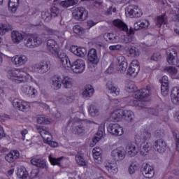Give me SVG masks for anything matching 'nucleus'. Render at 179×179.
Returning <instances> with one entry per match:
<instances>
[{
	"instance_id": "1",
	"label": "nucleus",
	"mask_w": 179,
	"mask_h": 179,
	"mask_svg": "<svg viewBox=\"0 0 179 179\" xmlns=\"http://www.w3.org/2000/svg\"><path fill=\"white\" fill-rule=\"evenodd\" d=\"M7 76L8 79H10L13 82H15V83H26L27 82V79H30L31 82H34L37 85V83L27 73L24 72V69H10L8 71Z\"/></svg>"
},
{
	"instance_id": "2",
	"label": "nucleus",
	"mask_w": 179,
	"mask_h": 179,
	"mask_svg": "<svg viewBox=\"0 0 179 179\" xmlns=\"http://www.w3.org/2000/svg\"><path fill=\"white\" fill-rule=\"evenodd\" d=\"M125 90L127 93H135L136 99H145L150 94V90L152 87L147 86L146 89H142L138 90V87L134 83H128L125 86Z\"/></svg>"
},
{
	"instance_id": "3",
	"label": "nucleus",
	"mask_w": 179,
	"mask_h": 179,
	"mask_svg": "<svg viewBox=\"0 0 179 179\" xmlns=\"http://www.w3.org/2000/svg\"><path fill=\"white\" fill-rule=\"evenodd\" d=\"M42 43L43 39H41L38 35H31L30 36H27L24 40V45L28 48L38 47V45H41Z\"/></svg>"
},
{
	"instance_id": "4",
	"label": "nucleus",
	"mask_w": 179,
	"mask_h": 179,
	"mask_svg": "<svg viewBox=\"0 0 179 179\" xmlns=\"http://www.w3.org/2000/svg\"><path fill=\"white\" fill-rule=\"evenodd\" d=\"M50 64L48 61H43L40 63L33 64L31 66L32 72L36 73H45L50 70Z\"/></svg>"
},
{
	"instance_id": "5",
	"label": "nucleus",
	"mask_w": 179,
	"mask_h": 179,
	"mask_svg": "<svg viewBox=\"0 0 179 179\" xmlns=\"http://www.w3.org/2000/svg\"><path fill=\"white\" fill-rule=\"evenodd\" d=\"M72 15L76 20L83 22V20L87 19L88 13L86 10V8L83 7H77L73 10Z\"/></svg>"
},
{
	"instance_id": "6",
	"label": "nucleus",
	"mask_w": 179,
	"mask_h": 179,
	"mask_svg": "<svg viewBox=\"0 0 179 179\" xmlns=\"http://www.w3.org/2000/svg\"><path fill=\"white\" fill-rule=\"evenodd\" d=\"M110 156L115 162H121L125 159L127 151L124 147H117L111 151Z\"/></svg>"
},
{
	"instance_id": "7",
	"label": "nucleus",
	"mask_w": 179,
	"mask_h": 179,
	"mask_svg": "<svg viewBox=\"0 0 179 179\" xmlns=\"http://www.w3.org/2000/svg\"><path fill=\"white\" fill-rule=\"evenodd\" d=\"M167 62L169 65H177L178 64V55L175 48H171L166 51Z\"/></svg>"
},
{
	"instance_id": "8",
	"label": "nucleus",
	"mask_w": 179,
	"mask_h": 179,
	"mask_svg": "<svg viewBox=\"0 0 179 179\" xmlns=\"http://www.w3.org/2000/svg\"><path fill=\"white\" fill-rule=\"evenodd\" d=\"M152 138V132L149 129H143L140 134L136 136V143H143Z\"/></svg>"
},
{
	"instance_id": "9",
	"label": "nucleus",
	"mask_w": 179,
	"mask_h": 179,
	"mask_svg": "<svg viewBox=\"0 0 179 179\" xmlns=\"http://www.w3.org/2000/svg\"><path fill=\"white\" fill-rule=\"evenodd\" d=\"M85 68H86V64L83 59H77L71 63V69L75 73H82L85 71Z\"/></svg>"
},
{
	"instance_id": "10",
	"label": "nucleus",
	"mask_w": 179,
	"mask_h": 179,
	"mask_svg": "<svg viewBox=\"0 0 179 179\" xmlns=\"http://www.w3.org/2000/svg\"><path fill=\"white\" fill-rule=\"evenodd\" d=\"M141 173L145 178H153L155 168L149 164H144L141 167Z\"/></svg>"
},
{
	"instance_id": "11",
	"label": "nucleus",
	"mask_w": 179,
	"mask_h": 179,
	"mask_svg": "<svg viewBox=\"0 0 179 179\" xmlns=\"http://www.w3.org/2000/svg\"><path fill=\"white\" fill-rule=\"evenodd\" d=\"M139 69H141V67L139 66V62H138L136 59H134L131 62L127 73L129 76H131V78H135L136 75H138Z\"/></svg>"
},
{
	"instance_id": "12",
	"label": "nucleus",
	"mask_w": 179,
	"mask_h": 179,
	"mask_svg": "<svg viewBox=\"0 0 179 179\" xmlns=\"http://www.w3.org/2000/svg\"><path fill=\"white\" fill-rule=\"evenodd\" d=\"M13 106L17 108L20 111H29L30 110V105L24 101H22L19 99H15L13 101Z\"/></svg>"
},
{
	"instance_id": "13",
	"label": "nucleus",
	"mask_w": 179,
	"mask_h": 179,
	"mask_svg": "<svg viewBox=\"0 0 179 179\" xmlns=\"http://www.w3.org/2000/svg\"><path fill=\"white\" fill-rule=\"evenodd\" d=\"M126 13H128L130 17H141L142 10L136 5H130L126 9Z\"/></svg>"
},
{
	"instance_id": "14",
	"label": "nucleus",
	"mask_w": 179,
	"mask_h": 179,
	"mask_svg": "<svg viewBox=\"0 0 179 179\" xmlns=\"http://www.w3.org/2000/svg\"><path fill=\"white\" fill-rule=\"evenodd\" d=\"M139 145H141V143H136V141L127 144L126 150L131 157H134V156H136L139 153Z\"/></svg>"
},
{
	"instance_id": "15",
	"label": "nucleus",
	"mask_w": 179,
	"mask_h": 179,
	"mask_svg": "<svg viewBox=\"0 0 179 179\" xmlns=\"http://www.w3.org/2000/svg\"><path fill=\"white\" fill-rule=\"evenodd\" d=\"M108 131L109 134H111V135H115V136H121V135L124 134V129L117 123L110 124L108 127Z\"/></svg>"
},
{
	"instance_id": "16",
	"label": "nucleus",
	"mask_w": 179,
	"mask_h": 179,
	"mask_svg": "<svg viewBox=\"0 0 179 179\" xmlns=\"http://www.w3.org/2000/svg\"><path fill=\"white\" fill-rule=\"evenodd\" d=\"M11 61L16 66H23V65H26L27 62H29V57L24 55H15L12 57Z\"/></svg>"
},
{
	"instance_id": "17",
	"label": "nucleus",
	"mask_w": 179,
	"mask_h": 179,
	"mask_svg": "<svg viewBox=\"0 0 179 179\" xmlns=\"http://www.w3.org/2000/svg\"><path fill=\"white\" fill-rule=\"evenodd\" d=\"M47 48L55 57H58L59 50L58 49V43L54 39H48L47 41Z\"/></svg>"
},
{
	"instance_id": "18",
	"label": "nucleus",
	"mask_w": 179,
	"mask_h": 179,
	"mask_svg": "<svg viewBox=\"0 0 179 179\" xmlns=\"http://www.w3.org/2000/svg\"><path fill=\"white\" fill-rule=\"evenodd\" d=\"M113 24L114 26L120 29V30H122V31H127L128 36H132V34L135 33L132 28L128 29V26H127L126 24L120 20H115L113 21Z\"/></svg>"
},
{
	"instance_id": "19",
	"label": "nucleus",
	"mask_w": 179,
	"mask_h": 179,
	"mask_svg": "<svg viewBox=\"0 0 179 179\" xmlns=\"http://www.w3.org/2000/svg\"><path fill=\"white\" fill-rule=\"evenodd\" d=\"M103 170L106 171V174L111 177V176H114L118 173V166L117 164H104L103 167Z\"/></svg>"
},
{
	"instance_id": "20",
	"label": "nucleus",
	"mask_w": 179,
	"mask_h": 179,
	"mask_svg": "<svg viewBox=\"0 0 179 179\" xmlns=\"http://www.w3.org/2000/svg\"><path fill=\"white\" fill-rule=\"evenodd\" d=\"M21 91L24 94L31 97V99L36 97V94H37V90L31 86H29L27 84H24L22 85Z\"/></svg>"
},
{
	"instance_id": "21",
	"label": "nucleus",
	"mask_w": 179,
	"mask_h": 179,
	"mask_svg": "<svg viewBox=\"0 0 179 179\" xmlns=\"http://www.w3.org/2000/svg\"><path fill=\"white\" fill-rule=\"evenodd\" d=\"M167 148V144L163 138L158 139L154 143V149L159 153H164L166 152V148Z\"/></svg>"
},
{
	"instance_id": "22",
	"label": "nucleus",
	"mask_w": 179,
	"mask_h": 179,
	"mask_svg": "<svg viewBox=\"0 0 179 179\" xmlns=\"http://www.w3.org/2000/svg\"><path fill=\"white\" fill-rule=\"evenodd\" d=\"M160 82L162 83L161 93L162 96H167L170 89V87L169 86V77H167V76H164L160 80Z\"/></svg>"
},
{
	"instance_id": "23",
	"label": "nucleus",
	"mask_w": 179,
	"mask_h": 179,
	"mask_svg": "<svg viewBox=\"0 0 179 179\" xmlns=\"http://www.w3.org/2000/svg\"><path fill=\"white\" fill-rule=\"evenodd\" d=\"M70 51L74 55H76L77 57H83L85 55L87 54V50H86V48H79L76 45H72L70 48Z\"/></svg>"
},
{
	"instance_id": "24",
	"label": "nucleus",
	"mask_w": 179,
	"mask_h": 179,
	"mask_svg": "<svg viewBox=\"0 0 179 179\" xmlns=\"http://www.w3.org/2000/svg\"><path fill=\"white\" fill-rule=\"evenodd\" d=\"M20 157V153L17 150H13L6 155V160L8 163H13L15 160H17Z\"/></svg>"
},
{
	"instance_id": "25",
	"label": "nucleus",
	"mask_w": 179,
	"mask_h": 179,
	"mask_svg": "<svg viewBox=\"0 0 179 179\" xmlns=\"http://www.w3.org/2000/svg\"><path fill=\"white\" fill-rule=\"evenodd\" d=\"M117 59L119 65V71H120L122 73H124V72H125L128 68V62H127V59L124 56H119L117 57Z\"/></svg>"
},
{
	"instance_id": "26",
	"label": "nucleus",
	"mask_w": 179,
	"mask_h": 179,
	"mask_svg": "<svg viewBox=\"0 0 179 179\" xmlns=\"http://www.w3.org/2000/svg\"><path fill=\"white\" fill-rule=\"evenodd\" d=\"M31 164H33V166L38 167L39 169H45V170L48 169L47 162L43 159L34 158L31 159Z\"/></svg>"
},
{
	"instance_id": "27",
	"label": "nucleus",
	"mask_w": 179,
	"mask_h": 179,
	"mask_svg": "<svg viewBox=\"0 0 179 179\" xmlns=\"http://www.w3.org/2000/svg\"><path fill=\"white\" fill-rule=\"evenodd\" d=\"M88 61L92 64H97L99 62V57L97 56V50L94 48L90 49L88 52Z\"/></svg>"
},
{
	"instance_id": "28",
	"label": "nucleus",
	"mask_w": 179,
	"mask_h": 179,
	"mask_svg": "<svg viewBox=\"0 0 179 179\" xmlns=\"http://www.w3.org/2000/svg\"><path fill=\"white\" fill-rule=\"evenodd\" d=\"M106 89L108 93H110V94H113V96H120L121 90H120V87L115 86V85L108 83L106 85Z\"/></svg>"
},
{
	"instance_id": "29",
	"label": "nucleus",
	"mask_w": 179,
	"mask_h": 179,
	"mask_svg": "<svg viewBox=\"0 0 179 179\" xmlns=\"http://www.w3.org/2000/svg\"><path fill=\"white\" fill-rule=\"evenodd\" d=\"M139 146H141L140 149V153L142 156H146V153L152 149V144L150 143H148L146 141L141 142L139 144Z\"/></svg>"
},
{
	"instance_id": "30",
	"label": "nucleus",
	"mask_w": 179,
	"mask_h": 179,
	"mask_svg": "<svg viewBox=\"0 0 179 179\" xmlns=\"http://www.w3.org/2000/svg\"><path fill=\"white\" fill-rule=\"evenodd\" d=\"M11 38L15 44H19L24 38V35L17 31H13L11 33Z\"/></svg>"
},
{
	"instance_id": "31",
	"label": "nucleus",
	"mask_w": 179,
	"mask_h": 179,
	"mask_svg": "<svg viewBox=\"0 0 179 179\" xmlns=\"http://www.w3.org/2000/svg\"><path fill=\"white\" fill-rule=\"evenodd\" d=\"M62 86V78L60 76H55L52 79V87L55 90H59Z\"/></svg>"
},
{
	"instance_id": "32",
	"label": "nucleus",
	"mask_w": 179,
	"mask_h": 179,
	"mask_svg": "<svg viewBox=\"0 0 179 179\" xmlns=\"http://www.w3.org/2000/svg\"><path fill=\"white\" fill-rule=\"evenodd\" d=\"M121 118H124V110H116L110 115L112 121H120Z\"/></svg>"
},
{
	"instance_id": "33",
	"label": "nucleus",
	"mask_w": 179,
	"mask_h": 179,
	"mask_svg": "<svg viewBox=\"0 0 179 179\" xmlns=\"http://www.w3.org/2000/svg\"><path fill=\"white\" fill-rule=\"evenodd\" d=\"M62 85L65 89H71L73 86V80L69 76H64L62 78Z\"/></svg>"
},
{
	"instance_id": "34",
	"label": "nucleus",
	"mask_w": 179,
	"mask_h": 179,
	"mask_svg": "<svg viewBox=\"0 0 179 179\" xmlns=\"http://www.w3.org/2000/svg\"><path fill=\"white\" fill-rule=\"evenodd\" d=\"M94 93V88L93 86L89 85H86L85 87V90L83 92V97L85 99H87V97H92Z\"/></svg>"
},
{
	"instance_id": "35",
	"label": "nucleus",
	"mask_w": 179,
	"mask_h": 179,
	"mask_svg": "<svg viewBox=\"0 0 179 179\" xmlns=\"http://www.w3.org/2000/svg\"><path fill=\"white\" fill-rule=\"evenodd\" d=\"M171 97L173 104H179V88L178 87H176L172 90Z\"/></svg>"
},
{
	"instance_id": "36",
	"label": "nucleus",
	"mask_w": 179,
	"mask_h": 179,
	"mask_svg": "<svg viewBox=\"0 0 179 179\" xmlns=\"http://www.w3.org/2000/svg\"><path fill=\"white\" fill-rule=\"evenodd\" d=\"M104 134V127L103 126H100L98 131L96 132L95 136L92 140V145H96L101 138H103V135Z\"/></svg>"
},
{
	"instance_id": "37",
	"label": "nucleus",
	"mask_w": 179,
	"mask_h": 179,
	"mask_svg": "<svg viewBox=\"0 0 179 179\" xmlns=\"http://www.w3.org/2000/svg\"><path fill=\"white\" fill-rule=\"evenodd\" d=\"M103 37L104 40L110 44H114L119 41L118 36H115L114 34H106Z\"/></svg>"
},
{
	"instance_id": "38",
	"label": "nucleus",
	"mask_w": 179,
	"mask_h": 179,
	"mask_svg": "<svg viewBox=\"0 0 179 179\" xmlns=\"http://www.w3.org/2000/svg\"><path fill=\"white\" fill-rule=\"evenodd\" d=\"M59 58L60 59V62L64 68L66 69L71 67L72 63L71 62L69 57L66 55H64V57H61L60 55L59 56Z\"/></svg>"
},
{
	"instance_id": "39",
	"label": "nucleus",
	"mask_w": 179,
	"mask_h": 179,
	"mask_svg": "<svg viewBox=\"0 0 179 179\" xmlns=\"http://www.w3.org/2000/svg\"><path fill=\"white\" fill-rule=\"evenodd\" d=\"M149 20H144L143 21H138L136 22L134 24V28L136 30H139V29H146L147 27H149L150 26Z\"/></svg>"
},
{
	"instance_id": "40",
	"label": "nucleus",
	"mask_w": 179,
	"mask_h": 179,
	"mask_svg": "<svg viewBox=\"0 0 179 179\" xmlns=\"http://www.w3.org/2000/svg\"><path fill=\"white\" fill-rule=\"evenodd\" d=\"M19 0H9L8 2V9L13 13H15L16 10H17V8H19Z\"/></svg>"
},
{
	"instance_id": "41",
	"label": "nucleus",
	"mask_w": 179,
	"mask_h": 179,
	"mask_svg": "<svg viewBox=\"0 0 179 179\" xmlns=\"http://www.w3.org/2000/svg\"><path fill=\"white\" fill-rule=\"evenodd\" d=\"M36 132H38V134H40L42 138H45L50 134L48 128L44 126H36Z\"/></svg>"
},
{
	"instance_id": "42",
	"label": "nucleus",
	"mask_w": 179,
	"mask_h": 179,
	"mask_svg": "<svg viewBox=\"0 0 179 179\" xmlns=\"http://www.w3.org/2000/svg\"><path fill=\"white\" fill-rule=\"evenodd\" d=\"M17 176L20 179H27L29 177V172L24 167H20L17 169Z\"/></svg>"
},
{
	"instance_id": "43",
	"label": "nucleus",
	"mask_w": 179,
	"mask_h": 179,
	"mask_svg": "<svg viewBox=\"0 0 179 179\" xmlns=\"http://www.w3.org/2000/svg\"><path fill=\"white\" fill-rule=\"evenodd\" d=\"M135 115H134V112L132 110H123V118L128 122H132L134 121V118Z\"/></svg>"
},
{
	"instance_id": "44",
	"label": "nucleus",
	"mask_w": 179,
	"mask_h": 179,
	"mask_svg": "<svg viewBox=\"0 0 179 179\" xmlns=\"http://www.w3.org/2000/svg\"><path fill=\"white\" fill-rule=\"evenodd\" d=\"M127 52L129 54L130 57H133V58H136V57H139V49L135 46H129L127 49Z\"/></svg>"
},
{
	"instance_id": "45",
	"label": "nucleus",
	"mask_w": 179,
	"mask_h": 179,
	"mask_svg": "<svg viewBox=\"0 0 179 179\" xmlns=\"http://www.w3.org/2000/svg\"><path fill=\"white\" fill-rule=\"evenodd\" d=\"M138 99H134L131 100L130 101V106H136V107H141V108H143L146 106V102L141 101L143 98Z\"/></svg>"
},
{
	"instance_id": "46",
	"label": "nucleus",
	"mask_w": 179,
	"mask_h": 179,
	"mask_svg": "<svg viewBox=\"0 0 179 179\" xmlns=\"http://www.w3.org/2000/svg\"><path fill=\"white\" fill-rule=\"evenodd\" d=\"M79 2V0H66L59 3L60 6L63 8H69V6H73Z\"/></svg>"
},
{
	"instance_id": "47",
	"label": "nucleus",
	"mask_w": 179,
	"mask_h": 179,
	"mask_svg": "<svg viewBox=\"0 0 179 179\" xmlns=\"http://www.w3.org/2000/svg\"><path fill=\"white\" fill-rule=\"evenodd\" d=\"M63 157L54 158L51 155H49V161L50 162L52 166H58L61 167V160H62Z\"/></svg>"
},
{
	"instance_id": "48",
	"label": "nucleus",
	"mask_w": 179,
	"mask_h": 179,
	"mask_svg": "<svg viewBox=\"0 0 179 179\" xmlns=\"http://www.w3.org/2000/svg\"><path fill=\"white\" fill-rule=\"evenodd\" d=\"M89 114L91 117H96L100 114L99 109L94 105H91L88 108Z\"/></svg>"
},
{
	"instance_id": "49",
	"label": "nucleus",
	"mask_w": 179,
	"mask_h": 179,
	"mask_svg": "<svg viewBox=\"0 0 179 179\" xmlns=\"http://www.w3.org/2000/svg\"><path fill=\"white\" fill-rule=\"evenodd\" d=\"M41 17L44 20V22H46L48 23L52 19V15H51V13L50 11H43L41 13Z\"/></svg>"
},
{
	"instance_id": "50",
	"label": "nucleus",
	"mask_w": 179,
	"mask_h": 179,
	"mask_svg": "<svg viewBox=\"0 0 179 179\" xmlns=\"http://www.w3.org/2000/svg\"><path fill=\"white\" fill-rule=\"evenodd\" d=\"M164 71H166V72H168V73L171 76H176V75H177L178 70H177V69L174 66H166L164 69Z\"/></svg>"
},
{
	"instance_id": "51",
	"label": "nucleus",
	"mask_w": 179,
	"mask_h": 179,
	"mask_svg": "<svg viewBox=\"0 0 179 179\" xmlns=\"http://www.w3.org/2000/svg\"><path fill=\"white\" fill-rule=\"evenodd\" d=\"M76 160L79 166H86V160L82 154H77L76 155Z\"/></svg>"
},
{
	"instance_id": "52",
	"label": "nucleus",
	"mask_w": 179,
	"mask_h": 179,
	"mask_svg": "<svg viewBox=\"0 0 179 179\" xmlns=\"http://www.w3.org/2000/svg\"><path fill=\"white\" fill-rule=\"evenodd\" d=\"M50 121L51 120H50V118H48V117L44 116V115H41L37 118L38 124H50Z\"/></svg>"
},
{
	"instance_id": "53",
	"label": "nucleus",
	"mask_w": 179,
	"mask_h": 179,
	"mask_svg": "<svg viewBox=\"0 0 179 179\" xmlns=\"http://www.w3.org/2000/svg\"><path fill=\"white\" fill-rule=\"evenodd\" d=\"M167 22V20L164 17V15H161L157 17V22L156 24L158 26V27H162V24H166V22Z\"/></svg>"
},
{
	"instance_id": "54",
	"label": "nucleus",
	"mask_w": 179,
	"mask_h": 179,
	"mask_svg": "<svg viewBox=\"0 0 179 179\" xmlns=\"http://www.w3.org/2000/svg\"><path fill=\"white\" fill-rule=\"evenodd\" d=\"M139 170V164L133 163L129 167V174H134L136 171Z\"/></svg>"
},
{
	"instance_id": "55",
	"label": "nucleus",
	"mask_w": 179,
	"mask_h": 179,
	"mask_svg": "<svg viewBox=\"0 0 179 179\" xmlns=\"http://www.w3.org/2000/svg\"><path fill=\"white\" fill-rule=\"evenodd\" d=\"M95 163L101 164V152H92Z\"/></svg>"
},
{
	"instance_id": "56",
	"label": "nucleus",
	"mask_w": 179,
	"mask_h": 179,
	"mask_svg": "<svg viewBox=\"0 0 179 179\" xmlns=\"http://www.w3.org/2000/svg\"><path fill=\"white\" fill-rule=\"evenodd\" d=\"M73 32L78 36H82L85 32V30L82 28V27L79 25H75L73 28Z\"/></svg>"
},
{
	"instance_id": "57",
	"label": "nucleus",
	"mask_w": 179,
	"mask_h": 179,
	"mask_svg": "<svg viewBox=\"0 0 179 179\" xmlns=\"http://www.w3.org/2000/svg\"><path fill=\"white\" fill-rule=\"evenodd\" d=\"M49 12L52 15V17H56V16H58V15H59V9H58V8L55 6L52 7Z\"/></svg>"
},
{
	"instance_id": "58",
	"label": "nucleus",
	"mask_w": 179,
	"mask_h": 179,
	"mask_svg": "<svg viewBox=\"0 0 179 179\" xmlns=\"http://www.w3.org/2000/svg\"><path fill=\"white\" fill-rule=\"evenodd\" d=\"M9 30H10V28L8 25L3 24L0 25V34H1V36H3L6 31H9Z\"/></svg>"
},
{
	"instance_id": "59",
	"label": "nucleus",
	"mask_w": 179,
	"mask_h": 179,
	"mask_svg": "<svg viewBox=\"0 0 179 179\" xmlns=\"http://www.w3.org/2000/svg\"><path fill=\"white\" fill-rule=\"evenodd\" d=\"M173 135L176 138V150L179 152V132L178 131H173Z\"/></svg>"
},
{
	"instance_id": "60",
	"label": "nucleus",
	"mask_w": 179,
	"mask_h": 179,
	"mask_svg": "<svg viewBox=\"0 0 179 179\" xmlns=\"http://www.w3.org/2000/svg\"><path fill=\"white\" fill-rule=\"evenodd\" d=\"M38 173H40V170L38 169H32L30 173L31 178H36V177H37V176H38Z\"/></svg>"
},
{
	"instance_id": "61",
	"label": "nucleus",
	"mask_w": 179,
	"mask_h": 179,
	"mask_svg": "<svg viewBox=\"0 0 179 179\" xmlns=\"http://www.w3.org/2000/svg\"><path fill=\"white\" fill-rule=\"evenodd\" d=\"M132 40H133L132 36L127 35L123 39V43H124V44H128L129 43H132Z\"/></svg>"
},
{
	"instance_id": "62",
	"label": "nucleus",
	"mask_w": 179,
	"mask_h": 179,
	"mask_svg": "<svg viewBox=\"0 0 179 179\" xmlns=\"http://www.w3.org/2000/svg\"><path fill=\"white\" fill-rule=\"evenodd\" d=\"M121 48H122V45L118 44V45L109 46V50H110V51H118L121 50Z\"/></svg>"
},
{
	"instance_id": "63",
	"label": "nucleus",
	"mask_w": 179,
	"mask_h": 179,
	"mask_svg": "<svg viewBox=\"0 0 179 179\" xmlns=\"http://www.w3.org/2000/svg\"><path fill=\"white\" fill-rule=\"evenodd\" d=\"M44 142L48 143V145L52 141V135L51 134H48L45 138H43Z\"/></svg>"
},
{
	"instance_id": "64",
	"label": "nucleus",
	"mask_w": 179,
	"mask_h": 179,
	"mask_svg": "<svg viewBox=\"0 0 179 179\" xmlns=\"http://www.w3.org/2000/svg\"><path fill=\"white\" fill-rule=\"evenodd\" d=\"M76 129L78 134H83L85 132V127H83L82 125L76 127Z\"/></svg>"
}]
</instances>
